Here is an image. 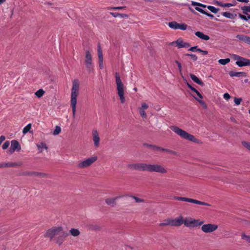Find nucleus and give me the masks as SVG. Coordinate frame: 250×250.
<instances>
[{
	"instance_id": "nucleus-51",
	"label": "nucleus",
	"mask_w": 250,
	"mask_h": 250,
	"mask_svg": "<svg viewBox=\"0 0 250 250\" xmlns=\"http://www.w3.org/2000/svg\"><path fill=\"white\" fill-rule=\"evenodd\" d=\"M242 101V98H235L234 100L235 104L237 105H239L240 104Z\"/></svg>"
},
{
	"instance_id": "nucleus-26",
	"label": "nucleus",
	"mask_w": 250,
	"mask_h": 250,
	"mask_svg": "<svg viewBox=\"0 0 250 250\" xmlns=\"http://www.w3.org/2000/svg\"><path fill=\"white\" fill-rule=\"evenodd\" d=\"M195 9L197 11L200 12V13L207 15L211 18H214V16L212 14H211L208 12L205 11V10H204L203 9H202V8H201L199 7H195Z\"/></svg>"
},
{
	"instance_id": "nucleus-7",
	"label": "nucleus",
	"mask_w": 250,
	"mask_h": 250,
	"mask_svg": "<svg viewBox=\"0 0 250 250\" xmlns=\"http://www.w3.org/2000/svg\"><path fill=\"white\" fill-rule=\"evenodd\" d=\"M201 230L206 233H212L218 229V226L215 224L208 223L201 225Z\"/></svg>"
},
{
	"instance_id": "nucleus-39",
	"label": "nucleus",
	"mask_w": 250,
	"mask_h": 250,
	"mask_svg": "<svg viewBox=\"0 0 250 250\" xmlns=\"http://www.w3.org/2000/svg\"><path fill=\"white\" fill-rule=\"evenodd\" d=\"M207 8L208 10H209L211 12H212L213 13H217L219 11V9L216 8L215 7L213 6L208 5L207 6Z\"/></svg>"
},
{
	"instance_id": "nucleus-37",
	"label": "nucleus",
	"mask_w": 250,
	"mask_h": 250,
	"mask_svg": "<svg viewBox=\"0 0 250 250\" xmlns=\"http://www.w3.org/2000/svg\"><path fill=\"white\" fill-rule=\"evenodd\" d=\"M230 62V59L229 58H226V59H220L218 61V62L219 63L222 65H225L229 63Z\"/></svg>"
},
{
	"instance_id": "nucleus-43",
	"label": "nucleus",
	"mask_w": 250,
	"mask_h": 250,
	"mask_svg": "<svg viewBox=\"0 0 250 250\" xmlns=\"http://www.w3.org/2000/svg\"><path fill=\"white\" fill-rule=\"evenodd\" d=\"M110 14L112 15L114 17H117L118 16H120L122 18H124L125 16V14H120L116 12H110Z\"/></svg>"
},
{
	"instance_id": "nucleus-45",
	"label": "nucleus",
	"mask_w": 250,
	"mask_h": 250,
	"mask_svg": "<svg viewBox=\"0 0 250 250\" xmlns=\"http://www.w3.org/2000/svg\"><path fill=\"white\" fill-rule=\"evenodd\" d=\"M241 238L243 239H245L247 242L250 243V236L247 235L244 233H243L241 235Z\"/></svg>"
},
{
	"instance_id": "nucleus-57",
	"label": "nucleus",
	"mask_w": 250,
	"mask_h": 250,
	"mask_svg": "<svg viewBox=\"0 0 250 250\" xmlns=\"http://www.w3.org/2000/svg\"><path fill=\"white\" fill-rule=\"evenodd\" d=\"M197 49H199L197 46H193L190 47L188 50L192 52L197 51Z\"/></svg>"
},
{
	"instance_id": "nucleus-34",
	"label": "nucleus",
	"mask_w": 250,
	"mask_h": 250,
	"mask_svg": "<svg viewBox=\"0 0 250 250\" xmlns=\"http://www.w3.org/2000/svg\"><path fill=\"white\" fill-rule=\"evenodd\" d=\"M32 125L31 124H28L26 126H25L22 130V133L23 134H26L28 132H31L30 129L31 128Z\"/></svg>"
},
{
	"instance_id": "nucleus-4",
	"label": "nucleus",
	"mask_w": 250,
	"mask_h": 250,
	"mask_svg": "<svg viewBox=\"0 0 250 250\" xmlns=\"http://www.w3.org/2000/svg\"><path fill=\"white\" fill-rule=\"evenodd\" d=\"M62 230V227H52L51 229H48L44 234V236L45 238H49L50 240H52L53 238L55 239L56 236L58 235L59 233Z\"/></svg>"
},
{
	"instance_id": "nucleus-32",
	"label": "nucleus",
	"mask_w": 250,
	"mask_h": 250,
	"mask_svg": "<svg viewBox=\"0 0 250 250\" xmlns=\"http://www.w3.org/2000/svg\"><path fill=\"white\" fill-rule=\"evenodd\" d=\"M44 93L45 91L42 89H40L35 93V94L37 97L40 98L43 96Z\"/></svg>"
},
{
	"instance_id": "nucleus-2",
	"label": "nucleus",
	"mask_w": 250,
	"mask_h": 250,
	"mask_svg": "<svg viewBox=\"0 0 250 250\" xmlns=\"http://www.w3.org/2000/svg\"><path fill=\"white\" fill-rule=\"evenodd\" d=\"M115 79L117 85L118 94L120 97L121 103H124L125 102L124 84L122 82L119 73L118 72L115 73Z\"/></svg>"
},
{
	"instance_id": "nucleus-30",
	"label": "nucleus",
	"mask_w": 250,
	"mask_h": 250,
	"mask_svg": "<svg viewBox=\"0 0 250 250\" xmlns=\"http://www.w3.org/2000/svg\"><path fill=\"white\" fill-rule=\"evenodd\" d=\"M69 232L73 236H78L80 234V231L78 229L72 228L70 230Z\"/></svg>"
},
{
	"instance_id": "nucleus-59",
	"label": "nucleus",
	"mask_w": 250,
	"mask_h": 250,
	"mask_svg": "<svg viewBox=\"0 0 250 250\" xmlns=\"http://www.w3.org/2000/svg\"><path fill=\"white\" fill-rule=\"evenodd\" d=\"M144 146L147 147H149V148H151L153 149H154V146L155 145H151V144H144Z\"/></svg>"
},
{
	"instance_id": "nucleus-50",
	"label": "nucleus",
	"mask_w": 250,
	"mask_h": 250,
	"mask_svg": "<svg viewBox=\"0 0 250 250\" xmlns=\"http://www.w3.org/2000/svg\"><path fill=\"white\" fill-rule=\"evenodd\" d=\"M148 105L146 103H142L141 104V107L140 108L141 109L146 110L147 109Z\"/></svg>"
},
{
	"instance_id": "nucleus-21",
	"label": "nucleus",
	"mask_w": 250,
	"mask_h": 250,
	"mask_svg": "<svg viewBox=\"0 0 250 250\" xmlns=\"http://www.w3.org/2000/svg\"><path fill=\"white\" fill-rule=\"evenodd\" d=\"M93 141L94 145L95 146H98L99 145L100 137L99 136L98 132L97 130H95L93 132Z\"/></svg>"
},
{
	"instance_id": "nucleus-31",
	"label": "nucleus",
	"mask_w": 250,
	"mask_h": 250,
	"mask_svg": "<svg viewBox=\"0 0 250 250\" xmlns=\"http://www.w3.org/2000/svg\"><path fill=\"white\" fill-rule=\"evenodd\" d=\"M88 227L89 229L92 230H98L101 229V227L97 224H89Z\"/></svg>"
},
{
	"instance_id": "nucleus-61",
	"label": "nucleus",
	"mask_w": 250,
	"mask_h": 250,
	"mask_svg": "<svg viewBox=\"0 0 250 250\" xmlns=\"http://www.w3.org/2000/svg\"><path fill=\"white\" fill-rule=\"evenodd\" d=\"M124 8H125V6H119V7H110V9H115V10H119V9H123Z\"/></svg>"
},
{
	"instance_id": "nucleus-22",
	"label": "nucleus",
	"mask_w": 250,
	"mask_h": 250,
	"mask_svg": "<svg viewBox=\"0 0 250 250\" xmlns=\"http://www.w3.org/2000/svg\"><path fill=\"white\" fill-rule=\"evenodd\" d=\"M195 35L199 38L200 39L204 40V41H208L209 40V37L207 35L204 34L203 32L200 31H197L195 32Z\"/></svg>"
},
{
	"instance_id": "nucleus-60",
	"label": "nucleus",
	"mask_w": 250,
	"mask_h": 250,
	"mask_svg": "<svg viewBox=\"0 0 250 250\" xmlns=\"http://www.w3.org/2000/svg\"><path fill=\"white\" fill-rule=\"evenodd\" d=\"M197 51H199L201 53H202V54L203 55H207L208 53V52L206 50H203L201 49H197Z\"/></svg>"
},
{
	"instance_id": "nucleus-58",
	"label": "nucleus",
	"mask_w": 250,
	"mask_h": 250,
	"mask_svg": "<svg viewBox=\"0 0 250 250\" xmlns=\"http://www.w3.org/2000/svg\"><path fill=\"white\" fill-rule=\"evenodd\" d=\"M223 97L225 99L228 100L230 98V96L229 93H226L224 94Z\"/></svg>"
},
{
	"instance_id": "nucleus-24",
	"label": "nucleus",
	"mask_w": 250,
	"mask_h": 250,
	"mask_svg": "<svg viewBox=\"0 0 250 250\" xmlns=\"http://www.w3.org/2000/svg\"><path fill=\"white\" fill-rule=\"evenodd\" d=\"M159 226L160 227H165L167 226H171V218H168L163 220L160 223H159Z\"/></svg>"
},
{
	"instance_id": "nucleus-46",
	"label": "nucleus",
	"mask_w": 250,
	"mask_h": 250,
	"mask_svg": "<svg viewBox=\"0 0 250 250\" xmlns=\"http://www.w3.org/2000/svg\"><path fill=\"white\" fill-rule=\"evenodd\" d=\"M132 197L135 200L136 203H144L145 200L143 199H141L136 196H132Z\"/></svg>"
},
{
	"instance_id": "nucleus-20",
	"label": "nucleus",
	"mask_w": 250,
	"mask_h": 250,
	"mask_svg": "<svg viewBox=\"0 0 250 250\" xmlns=\"http://www.w3.org/2000/svg\"><path fill=\"white\" fill-rule=\"evenodd\" d=\"M229 74L231 77H246L247 73L245 72H236L234 71H231L229 72Z\"/></svg>"
},
{
	"instance_id": "nucleus-33",
	"label": "nucleus",
	"mask_w": 250,
	"mask_h": 250,
	"mask_svg": "<svg viewBox=\"0 0 250 250\" xmlns=\"http://www.w3.org/2000/svg\"><path fill=\"white\" fill-rule=\"evenodd\" d=\"M77 101H71V106L72 109V114L73 117L75 116L76 113Z\"/></svg>"
},
{
	"instance_id": "nucleus-48",
	"label": "nucleus",
	"mask_w": 250,
	"mask_h": 250,
	"mask_svg": "<svg viewBox=\"0 0 250 250\" xmlns=\"http://www.w3.org/2000/svg\"><path fill=\"white\" fill-rule=\"evenodd\" d=\"M145 110L139 109V112H140L141 116L143 118H146V113Z\"/></svg>"
},
{
	"instance_id": "nucleus-13",
	"label": "nucleus",
	"mask_w": 250,
	"mask_h": 250,
	"mask_svg": "<svg viewBox=\"0 0 250 250\" xmlns=\"http://www.w3.org/2000/svg\"><path fill=\"white\" fill-rule=\"evenodd\" d=\"M168 26L173 29H181L185 30L188 27V25L185 23H178L176 21L169 22L168 24Z\"/></svg>"
},
{
	"instance_id": "nucleus-19",
	"label": "nucleus",
	"mask_w": 250,
	"mask_h": 250,
	"mask_svg": "<svg viewBox=\"0 0 250 250\" xmlns=\"http://www.w3.org/2000/svg\"><path fill=\"white\" fill-rule=\"evenodd\" d=\"M195 94L197 95V97L195 95H192L193 97L198 102H199L202 105L204 106L205 107H206V104L205 103V102L202 100L203 99V96L201 95V94L196 89V91L194 92Z\"/></svg>"
},
{
	"instance_id": "nucleus-63",
	"label": "nucleus",
	"mask_w": 250,
	"mask_h": 250,
	"mask_svg": "<svg viewBox=\"0 0 250 250\" xmlns=\"http://www.w3.org/2000/svg\"><path fill=\"white\" fill-rule=\"evenodd\" d=\"M191 5L192 6H199L200 5V3H199V2H195V1H191Z\"/></svg>"
},
{
	"instance_id": "nucleus-27",
	"label": "nucleus",
	"mask_w": 250,
	"mask_h": 250,
	"mask_svg": "<svg viewBox=\"0 0 250 250\" xmlns=\"http://www.w3.org/2000/svg\"><path fill=\"white\" fill-rule=\"evenodd\" d=\"M214 3L215 4H216V5L221 6V7H229L234 6V4H232V3H223L221 1H217V0L215 1Z\"/></svg>"
},
{
	"instance_id": "nucleus-23",
	"label": "nucleus",
	"mask_w": 250,
	"mask_h": 250,
	"mask_svg": "<svg viewBox=\"0 0 250 250\" xmlns=\"http://www.w3.org/2000/svg\"><path fill=\"white\" fill-rule=\"evenodd\" d=\"M236 38L245 43L250 44V37L244 35H238L236 36Z\"/></svg>"
},
{
	"instance_id": "nucleus-53",
	"label": "nucleus",
	"mask_w": 250,
	"mask_h": 250,
	"mask_svg": "<svg viewBox=\"0 0 250 250\" xmlns=\"http://www.w3.org/2000/svg\"><path fill=\"white\" fill-rule=\"evenodd\" d=\"M243 145L246 147L247 149H248L249 150H250V143L246 142H243L242 143Z\"/></svg>"
},
{
	"instance_id": "nucleus-1",
	"label": "nucleus",
	"mask_w": 250,
	"mask_h": 250,
	"mask_svg": "<svg viewBox=\"0 0 250 250\" xmlns=\"http://www.w3.org/2000/svg\"><path fill=\"white\" fill-rule=\"evenodd\" d=\"M169 127L175 134L180 136L181 138L189 140L195 143L202 144V142L195 138L194 136L188 133V132L179 127L175 125H171Z\"/></svg>"
},
{
	"instance_id": "nucleus-16",
	"label": "nucleus",
	"mask_w": 250,
	"mask_h": 250,
	"mask_svg": "<svg viewBox=\"0 0 250 250\" xmlns=\"http://www.w3.org/2000/svg\"><path fill=\"white\" fill-rule=\"evenodd\" d=\"M185 218L181 215L175 218H171V226L178 227L184 224Z\"/></svg>"
},
{
	"instance_id": "nucleus-12",
	"label": "nucleus",
	"mask_w": 250,
	"mask_h": 250,
	"mask_svg": "<svg viewBox=\"0 0 250 250\" xmlns=\"http://www.w3.org/2000/svg\"><path fill=\"white\" fill-rule=\"evenodd\" d=\"M60 232L61 234L58 236H56L54 239L55 242L59 246H61L65 240V238L67 237L69 234L68 232L63 231L62 230Z\"/></svg>"
},
{
	"instance_id": "nucleus-9",
	"label": "nucleus",
	"mask_w": 250,
	"mask_h": 250,
	"mask_svg": "<svg viewBox=\"0 0 250 250\" xmlns=\"http://www.w3.org/2000/svg\"><path fill=\"white\" fill-rule=\"evenodd\" d=\"M79 88V82L78 80H74L73 82L72 88L71 89V101H77V97Z\"/></svg>"
},
{
	"instance_id": "nucleus-10",
	"label": "nucleus",
	"mask_w": 250,
	"mask_h": 250,
	"mask_svg": "<svg viewBox=\"0 0 250 250\" xmlns=\"http://www.w3.org/2000/svg\"><path fill=\"white\" fill-rule=\"evenodd\" d=\"M127 167L130 169L147 171L148 164L145 163H135L128 165Z\"/></svg>"
},
{
	"instance_id": "nucleus-42",
	"label": "nucleus",
	"mask_w": 250,
	"mask_h": 250,
	"mask_svg": "<svg viewBox=\"0 0 250 250\" xmlns=\"http://www.w3.org/2000/svg\"><path fill=\"white\" fill-rule=\"evenodd\" d=\"M61 131V128L59 126H56L55 128L53 131V134L54 135H58Z\"/></svg>"
},
{
	"instance_id": "nucleus-35",
	"label": "nucleus",
	"mask_w": 250,
	"mask_h": 250,
	"mask_svg": "<svg viewBox=\"0 0 250 250\" xmlns=\"http://www.w3.org/2000/svg\"><path fill=\"white\" fill-rule=\"evenodd\" d=\"M222 15L224 17L230 19H233L234 18V15L232 13H229V12H223L222 14Z\"/></svg>"
},
{
	"instance_id": "nucleus-56",
	"label": "nucleus",
	"mask_w": 250,
	"mask_h": 250,
	"mask_svg": "<svg viewBox=\"0 0 250 250\" xmlns=\"http://www.w3.org/2000/svg\"><path fill=\"white\" fill-rule=\"evenodd\" d=\"M126 250H135V247L126 245Z\"/></svg>"
},
{
	"instance_id": "nucleus-38",
	"label": "nucleus",
	"mask_w": 250,
	"mask_h": 250,
	"mask_svg": "<svg viewBox=\"0 0 250 250\" xmlns=\"http://www.w3.org/2000/svg\"><path fill=\"white\" fill-rule=\"evenodd\" d=\"M47 175V174L46 173H45L33 171V176H40V177H46Z\"/></svg>"
},
{
	"instance_id": "nucleus-54",
	"label": "nucleus",
	"mask_w": 250,
	"mask_h": 250,
	"mask_svg": "<svg viewBox=\"0 0 250 250\" xmlns=\"http://www.w3.org/2000/svg\"><path fill=\"white\" fill-rule=\"evenodd\" d=\"M175 63L177 64V65L178 66L179 72L180 73H181V71H182V65H181V63L179 62H178V61H177V60H176L175 61Z\"/></svg>"
},
{
	"instance_id": "nucleus-49",
	"label": "nucleus",
	"mask_w": 250,
	"mask_h": 250,
	"mask_svg": "<svg viewBox=\"0 0 250 250\" xmlns=\"http://www.w3.org/2000/svg\"><path fill=\"white\" fill-rule=\"evenodd\" d=\"M9 144H10L9 141H6L5 142H4V143L3 144V145L2 146V149H6L8 147Z\"/></svg>"
},
{
	"instance_id": "nucleus-17",
	"label": "nucleus",
	"mask_w": 250,
	"mask_h": 250,
	"mask_svg": "<svg viewBox=\"0 0 250 250\" xmlns=\"http://www.w3.org/2000/svg\"><path fill=\"white\" fill-rule=\"evenodd\" d=\"M123 196H116L114 198H106L105 200V202L107 205L112 206V207H114L115 205L117 204V201L123 198Z\"/></svg>"
},
{
	"instance_id": "nucleus-41",
	"label": "nucleus",
	"mask_w": 250,
	"mask_h": 250,
	"mask_svg": "<svg viewBox=\"0 0 250 250\" xmlns=\"http://www.w3.org/2000/svg\"><path fill=\"white\" fill-rule=\"evenodd\" d=\"M244 14H247V12H250V5L244 6L241 8Z\"/></svg>"
},
{
	"instance_id": "nucleus-6",
	"label": "nucleus",
	"mask_w": 250,
	"mask_h": 250,
	"mask_svg": "<svg viewBox=\"0 0 250 250\" xmlns=\"http://www.w3.org/2000/svg\"><path fill=\"white\" fill-rule=\"evenodd\" d=\"M231 58L236 60V64L239 67L250 65V60L242 57L236 54H232Z\"/></svg>"
},
{
	"instance_id": "nucleus-25",
	"label": "nucleus",
	"mask_w": 250,
	"mask_h": 250,
	"mask_svg": "<svg viewBox=\"0 0 250 250\" xmlns=\"http://www.w3.org/2000/svg\"><path fill=\"white\" fill-rule=\"evenodd\" d=\"M189 76L192 80L194 81L195 83H198L200 85H204V83L195 75L190 74Z\"/></svg>"
},
{
	"instance_id": "nucleus-55",
	"label": "nucleus",
	"mask_w": 250,
	"mask_h": 250,
	"mask_svg": "<svg viewBox=\"0 0 250 250\" xmlns=\"http://www.w3.org/2000/svg\"><path fill=\"white\" fill-rule=\"evenodd\" d=\"M162 151H165V152H168V153H170L172 154H176V152L175 151L171 150H169V149H166V148H163Z\"/></svg>"
},
{
	"instance_id": "nucleus-36",
	"label": "nucleus",
	"mask_w": 250,
	"mask_h": 250,
	"mask_svg": "<svg viewBox=\"0 0 250 250\" xmlns=\"http://www.w3.org/2000/svg\"><path fill=\"white\" fill-rule=\"evenodd\" d=\"M19 176H33V171H25L20 172Z\"/></svg>"
},
{
	"instance_id": "nucleus-11",
	"label": "nucleus",
	"mask_w": 250,
	"mask_h": 250,
	"mask_svg": "<svg viewBox=\"0 0 250 250\" xmlns=\"http://www.w3.org/2000/svg\"><path fill=\"white\" fill-rule=\"evenodd\" d=\"M97 156H93L83 160L79 163L78 167L80 168L86 167L90 166L92 163L97 160Z\"/></svg>"
},
{
	"instance_id": "nucleus-62",
	"label": "nucleus",
	"mask_w": 250,
	"mask_h": 250,
	"mask_svg": "<svg viewBox=\"0 0 250 250\" xmlns=\"http://www.w3.org/2000/svg\"><path fill=\"white\" fill-rule=\"evenodd\" d=\"M188 85V86L189 88H190L193 92H195V91H196V89L193 87V86H192L190 84H189V83H188L187 84Z\"/></svg>"
},
{
	"instance_id": "nucleus-64",
	"label": "nucleus",
	"mask_w": 250,
	"mask_h": 250,
	"mask_svg": "<svg viewBox=\"0 0 250 250\" xmlns=\"http://www.w3.org/2000/svg\"><path fill=\"white\" fill-rule=\"evenodd\" d=\"M5 139V137L4 136L2 135L0 136V145L1 144L2 142L4 141Z\"/></svg>"
},
{
	"instance_id": "nucleus-44",
	"label": "nucleus",
	"mask_w": 250,
	"mask_h": 250,
	"mask_svg": "<svg viewBox=\"0 0 250 250\" xmlns=\"http://www.w3.org/2000/svg\"><path fill=\"white\" fill-rule=\"evenodd\" d=\"M238 16L240 19L244 20L245 21H248V19H250V15H248V16L246 17L244 15H243L241 14H239Z\"/></svg>"
},
{
	"instance_id": "nucleus-47",
	"label": "nucleus",
	"mask_w": 250,
	"mask_h": 250,
	"mask_svg": "<svg viewBox=\"0 0 250 250\" xmlns=\"http://www.w3.org/2000/svg\"><path fill=\"white\" fill-rule=\"evenodd\" d=\"M185 55L190 56L191 59L194 61H196L197 60V57L194 54L187 53Z\"/></svg>"
},
{
	"instance_id": "nucleus-40",
	"label": "nucleus",
	"mask_w": 250,
	"mask_h": 250,
	"mask_svg": "<svg viewBox=\"0 0 250 250\" xmlns=\"http://www.w3.org/2000/svg\"><path fill=\"white\" fill-rule=\"evenodd\" d=\"M85 63L86 68L89 72H91L93 70L92 62H89V63H88V62Z\"/></svg>"
},
{
	"instance_id": "nucleus-8",
	"label": "nucleus",
	"mask_w": 250,
	"mask_h": 250,
	"mask_svg": "<svg viewBox=\"0 0 250 250\" xmlns=\"http://www.w3.org/2000/svg\"><path fill=\"white\" fill-rule=\"evenodd\" d=\"M174 199L176 200H178V201H185V202H189V203L198 204V205H200L208 206H210L209 204H208L207 203L200 201L197 200H195V199H191V198H187V197L174 196Z\"/></svg>"
},
{
	"instance_id": "nucleus-28",
	"label": "nucleus",
	"mask_w": 250,
	"mask_h": 250,
	"mask_svg": "<svg viewBox=\"0 0 250 250\" xmlns=\"http://www.w3.org/2000/svg\"><path fill=\"white\" fill-rule=\"evenodd\" d=\"M37 146L38 147V149L39 150V152H42V149L44 148L45 149L47 150L48 149V147L46 144L43 142H41L39 144H37Z\"/></svg>"
},
{
	"instance_id": "nucleus-3",
	"label": "nucleus",
	"mask_w": 250,
	"mask_h": 250,
	"mask_svg": "<svg viewBox=\"0 0 250 250\" xmlns=\"http://www.w3.org/2000/svg\"><path fill=\"white\" fill-rule=\"evenodd\" d=\"M204 223V221L189 217L185 218L184 225L188 228H195L201 226Z\"/></svg>"
},
{
	"instance_id": "nucleus-29",
	"label": "nucleus",
	"mask_w": 250,
	"mask_h": 250,
	"mask_svg": "<svg viewBox=\"0 0 250 250\" xmlns=\"http://www.w3.org/2000/svg\"><path fill=\"white\" fill-rule=\"evenodd\" d=\"M92 62V56L89 50H87L85 52V63Z\"/></svg>"
},
{
	"instance_id": "nucleus-5",
	"label": "nucleus",
	"mask_w": 250,
	"mask_h": 250,
	"mask_svg": "<svg viewBox=\"0 0 250 250\" xmlns=\"http://www.w3.org/2000/svg\"><path fill=\"white\" fill-rule=\"evenodd\" d=\"M147 171L157 172L161 174L167 173V169L160 164H148Z\"/></svg>"
},
{
	"instance_id": "nucleus-18",
	"label": "nucleus",
	"mask_w": 250,
	"mask_h": 250,
	"mask_svg": "<svg viewBox=\"0 0 250 250\" xmlns=\"http://www.w3.org/2000/svg\"><path fill=\"white\" fill-rule=\"evenodd\" d=\"M98 55L99 58V67L102 69L104 68L103 56L102 48L99 44L98 46Z\"/></svg>"
},
{
	"instance_id": "nucleus-52",
	"label": "nucleus",
	"mask_w": 250,
	"mask_h": 250,
	"mask_svg": "<svg viewBox=\"0 0 250 250\" xmlns=\"http://www.w3.org/2000/svg\"><path fill=\"white\" fill-rule=\"evenodd\" d=\"M15 164H14V162H8L4 163V166L5 167H14Z\"/></svg>"
},
{
	"instance_id": "nucleus-14",
	"label": "nucleus",
	"mask_w": 250,
	"mask_h": 250,
	"mask_svg": "<svg viewBox=\"0 0 250 250\" xmlns=\"http://www.w3.org/2000/svg\"><path fill=\"white\" fill-rule=\"evenodd\" d=\"M170 44L172 45L176 44L178 48H187L190 46V44L188 42H184L182 38H179L176 41L171 42Z\"/></svg>"
},
{
	"instance_id": "nucleus-15",
	"label": "nucleus",
	"mask_w": 250,
	"mask_h": 250,
	"mask_svg": "<svg viewBox=\"0 0 250 250\" xmlns=\"http://www.w3.org/2000/svg\"><path fill=\"white\" fill-rule=\"evenodd\" d=\"M11 146L9 149V152L12 154L15 151H19L21 147L19 142L16 140H12L11 142Z\"/></svg>"
}]
</instances>
